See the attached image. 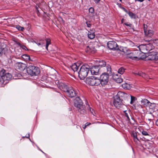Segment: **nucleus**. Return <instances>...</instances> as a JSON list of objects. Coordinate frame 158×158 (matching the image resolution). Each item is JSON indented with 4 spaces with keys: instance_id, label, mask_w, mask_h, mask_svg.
<instances>
[{
    "instance_id": "nucleus-21",
    "label": "nucleus",
    "mask_w": 158,
    "mask_h": 158,
    "mask_svg": "<svg viewBox=\"0 0 158 158\" xmlns=\"http://www.w3.org/2000/svg\"><path fill=\"white\" fill-rule=\"evenodd\" d=\"M144 32L146 36L150 37L152 36L154 34V32L152 30H148V31H146L145 27H144Z\"/></svg>"
},
{
    "instance_id": "nucleus-59",
    "label": "nucleus",
    "mask_w": 158,
    "mask_h": 158,
    "mask_svg": "<svg viewBox=\"0 0 158 158\" xmlns=\"http://www.w3.org/2000/svg\"><path fill=\"white\" fill-rule=\"evenodd\" d=\"M119 1H120V2H121L122 0H119Z\"/></svg>"
},
{
    "instance_id": "nucleus-43",
    "label": "nucleus",
    "mask_w": 158,
    "mask_h": 158,
    "mask_svg": "<svg viewBox=\"0 0 158 158\" xmlns=\"http://www.w3.org/2000/svg\"><path fill=\"white\" fill-rule=\"evenodd\" d=\"M89 10L90 13H94V8L92 7L90 8Z\"/></svg>"
},
{
    "instance_id": "nucleus-27",
    "label": "nucleus",
    "mask_w": 158,
    "mask_h": 158,
    "mask_svg": "<svg viewBox=\"0 0 158 158\" xmlns=\"http://www.w3.org/2000/svg\"><path fill=\"white\" fill-rule=\"evenodd\" d=\"M106 65V62L103 60L99 61L98 63V66L99 67H103L105 66Z\"/></svg>"
},
{
    "instance_id": "nucleus-12",
    "label": "nucleus",
    "mask_w": 158,
    "mask_h": 158,
    "mask_svg": "<svg viewBox=\"0 0 158 158\" xmlns=\"http://www.w3.org/2000/svg\"><path fill=\"white\" fill-rule=\"evenodd\" d=\"M135 51H137V55H138V57L139 58V59H146L147 60V59L148 58L147 53L143 52H141V50H135Z\"/></svg>"
},
{
    "instance_id": "nucleus-51",
    "label": "nucleus",
    "mask_w": 158,
    "mask_h": 158,
    "mask_svg": "<svg viewBox=\"0 0 158 158\" xmlns=\"http://www.w3.org/2000/svg\"><path fill=\"white\" fill-rule=\"evenodd\" d=\"M2 50H0V56H2Z\"/></svg>"
},
{
    "instance_id": "nucleus-49",
    "label": "nucleus",
    "mask_w": 158,
    "mask_h": 158,
    "mask_svg": "<svg viewBox=\"0 0 158 158\" xmlns=\"http://www.w3.org/2000/svg\"><path fill=\"white\" fill-rule=\"evenodd\" d=\"M91 124V123H85V126H88L89 125H90Z\"/></svg>"
},
{
    "instance_id": "nucleus-47",
    "label": "nucleus",
    "mask_w": 158,
    "mask_h": 158,
    "mask_svg": "<svg viewBox=\"0 0 158 158\" xmlns=\"http://www.w3.org/2000/svg\"><path fill=\"white\" fill-rule=\"evenodd\" d=\"M122 8L125 12L127 13H128V11L127 10V9H126L125 8L122 7Z\"/></svg>"
},
{
    "instance_id": "nucleus-8",
    "label": "nucleus",
    "mask_w": 158,
    "mask_h": 158,
    "mask_svg": "<svg viewBox=\"0 0 158 158\" xmlns=\"http://www.w3.org/2000/svg\"><path fill=\"white\" fill-rule=\"evenodd\" d=\"M123 100L115 96L114 101V105L117 108H119L123 104Z\"/></svg>"
},
{
    "instance_id": "nucleus-53",
    "label": "nucleus",
    "mask_w": 158,
    "mask_h": 158,
    "mask_svg": "<svg viewBox=\"0 0 158 158\" xmlns=\"http://www.w3.org/2000/svg\"><path fill=\"white\" fill-rule=\"evenodd\" d=\"M151 39L150 38L149 39H148V40H145L146 41H149L150 40H151Z\"/></svg>"
},
{
    "instance_id": "nucleus-14",
    "label": "nucleus",
    "mask_w": 158,
    "mask_h": 158,
    "mask_svg": "<svg viewBox=\"0 0 158 158\" xmlns=\"http://www.w3.org/2000/svg\"><path fill=\"white\" fill-rule=\"evenodd\" d=\"M133 73L135 75H138L142 77L145 79H149V77L148 75L145 73L142 72L141 71H136L133 72Z\"/></svg>"
},
{
    "instance_id": "nucleus-60",
    "label": "nucleus",
    "mask_w": 158,
    "mask_h": 158,
    "mask_svg": "<svg viewBox=\"0 0 158 158\" xmlns=\"http://www.w3.org/2000/svg\"><path fill=\"white\" fill-rule=\"evenodd\" d=\"M10 52L11 51V50H8Z\"/></svg>"
},
{
    "instance_id": "nucleus-37",
    "label": "nucleus",
    "mask_w": 158,
    "mask_h": 158,
    "mask_svg": "<svg viewBox=\"0 0 158 158\" xmlns=\"http://www.w3.org/2000/svg\"><path fill=\"white\" fill-rule=\"evenodd\" d=\"M15 52V53L16 56H18L21 55V52H19V50H14Z\"/></svg>"
},
{
    "instance_id": "nucleus-36",
    "label": "nucleus",
    "mask_w": 158,
    "mask_h": 158,
    "mask_svg": "<svg viewBox=\"0 0 158 158\" xmlns=\"http://www.w3.org/2000/svg\"><path fill=\"white\" fill-rule=\"evenodd\" d=\"M96 50H86V52L90 54H93L95 53L96 52Z\"/></svg>"
},
{
    "instance_id": "nucleus-16",
    "label": "nucleus",
    "mask_w": 158,
    "mask_h": 158,
    "mask_svg": "<svg viewBox=\"0 0 158 158\" xmlns=\"http://www.w3.org/2000/svg\"><path fill=\"white\" fill-rule=\"evenodd\" d=\"M5 71L2 74L3 77V78L4 79L6 82L5 84L7 82L6 81L10 80L12 77V75L9 73H6Z\"/></svg>"
},
{
    "instance_id": "nucleus-30",
    "label": "nucleus",
    "mask_w": 158,
    "mask_h": 158,
    "mask_svg": "<svg viewBox=\"0 0 158 158\" xmlns=\"http://www.w3.org/2000/svg\"><path fill=\"white\" fill-rule=\"evenodd\" d=\"M45 41V42H46V49H48V45L49 44H51V40L50 39L47 38Z\"/></svg>"
},
{
    "instance_id": "nucleus-1",
    "label": "nucleus",
    "mask_w": 158,
    "mask_h": 158,
    "mask_svg": "<svg viewBox=\"0 0 158 158\" xmlns=\"http://www.w3.org/2000/svg\"><path fill=\"white\" fill-rule=\"evenodd\" d=\"M89 69V66L87 64H85L81 67L79 71L77 73L80 79H84L87 76Z\"/></svg>"
},
{
    "instance_id": "nucleus-20",
    "label": "nucleus",
    "mask_w": 158,
    "mask_h": 158,
    "mask_svg": "<svg viewBox=\"0 0 158 158\" xmlns=\"http://www.w3.org/2000/svg\"><path fill=\"white\" fill-rule=\"evenodd\" d=\"M79 66L78 63H74L70 66L72 70L74 72H77Z\"/></svg>"
},
{
    "instance_id": "nucleus-58",
    "label": "nucleus",
    "mask_w": 158,
    "mask_h": 158,
    "mask_svg": "<svg viewBox=\"0 0 158 158\" xmlns=\"http://www.w3.org/2000/svg\"><path fill=\"white\" fill-rule=\"evenodd\" d=\"M29 137V135L28 137H27V138H28Z\"/></svg>"
},
{
    "instance_id": "nucleus-40",
    "label": "nucleus",
    "mask_w": 158,
    "mask_h": 158,
    "mask_svg": "<svg viewBox=\"0 0 158 158\" xmlns=\"http://www.w3.org/2000/svg\"><path fill=\"white\" fill-rule=\"evenodd\" d=\"M123 81V79L121 77H119L116 80V82L118 83H120L122 82Z\"/></svg>"
},
{
    "instance_id": "nucleus-4",
    "label": "nucleus",
    "mask_w": 158,
    "mask_h": 158,
    "mask_svg": "<svg viewBox=\"0 0 158 158\" xmlns=\"http://www.w3.org/2000/svg\"><path fill=\"white\" fill-rule=\"evenodd\" d=\"M27 73L29 75L31 76H36L40 73L39 69L33 65H30L27 68Z\"/></svg>"
},
{
    "instance_id": "nucleus-19",
    "label": "nucleus",
    "mask_w": 158,
    "mask_h": 158,
    "mask_svg": "<svg viewBox=\"0 0 158 158\" xmlns=\"http://www.w3.org/2000/svg\"><path fill=\"white\" fill-rule=\"evenodd\" d=\"M5 71V70L4 69L2 70L0 72V86H2L3 85V84H4V83H5V81L3 78V77L2 75L4 72Z\"/></svg>"
},
{
    "instance_id": "nucleus-35",
    "label": "nucleus",
    "mask_w": 158,
    "mask_h": 158,
    "mask_svg": "<svg viewBox=\"0 0 158 158\" xmlns=\"http://www.w3.org/2000/svg\"><path fill=\"white\" fill-rule=\"evenodd\" d=\"M88 106L89 107V109L88 110L90 111L91 113L92 114L94 115H95V112L94 111V110H93V109L92 108L89 107V106Z\"/></svg>"
},
{
    "instance_id": "nucleus-54",
    "label": "nucleus",
    "mask_w": 158,
    "mask_h": 158,
    "mask_svg": "<svg viewBox=\"0 0 158 158\" xmlns=\"http://www.w3.org/2000/svg\"><path fill=\"white\" fill-rule=\"evenodd\" d=\"M156 125L158 126V120H157L156 122Z\"/></svg>"
},
{
    "instance_id": "nucleus-13",
    "label": "nucleus",
    "mask_w": 158,
    "mask_h": 158,
    "mask_svg": "<svg viewBox=\"0 0 158 158\" xmlns=\"http://www.w3.org/2000/svg\"><path fill=\"white\" fill-rule=\"evenodd\" d=\"M137 52H135L127 53L125 55L127 56V57L128 58H130L133 60H139L138 57L137 55L135 54Z\"/></svg>"
},
{
    "instance_id": "nucleus-10",
    "label": "nucleus",
    "mask_w": 158,
    "mask_h": 158,
    "mask_svg": "<svg viewBox=\"0 0 158 158\" xmlns=\"http://www.w3.org/2000/svg\"><path fill=\"white\" fill-rule=\"evenodd\" d=\"M16 68L20 72H23L25 70L27 67L26 64L21 62L16 63L15 64Z\"/></svg>"
},
{
    "instance_id": "nucleus-46",
    "label": "nucleus",
    "mask_w": 158,
    "mask_h": 158,
    "mask_svg": "<svg viewBox=\"0 0 158 158\" xmlns=\"http://www.w3.org/2000/svg\"><path fill=\"white\" fill-rule=\"evenodd\" d=\"M124 24L127 26H129L130 27H131V24L129 23L128 24L127 23H124Z\"/></svg>"
},
{
    "instance_id": "nucleus-18",
    "label": "nucleus",
    "mask_w": 158,
    "mask_h": 158,
    "mask_svg": "<svg viewBox=\"0 0 158 158\" xmlns=\"http://www.w3.org/2000/svg\"><path fill=\"white\" fill-rule=\"evenodd\" d=\"M141 104L145 106H147L148 105H154V103H151L147 99H143L141 101Z\"/></svg>"
},
{
    "instance_id": "nucleus-11",
    "label": "nucleus",
    "mask_w": 158,
    "mask_h": 158,
    "mask_svg": "<svg viewBox=\"0 0 158 158\" xmlns=\"http://www.w3.org/2000/svg\"><path fill=\"white\" fill-rule=\"evenodd\" d=\"M66 92L67 95L70 97L73 98L76 96V92L72 87H69Z\"/></svg>"
},
{
    "instance_id": "nucleus-57",
    "label": "nucleus",
    "mask_w": 158,
    "mask_h": 158,
    "mask_svg": "<svg viewBox=\"0 0 158 158\" xmlns=\"http://www.w3.org/2000/svg\"><path fill=\"white\" fill-rule=\"evenodd\" d=\"M140 46H138V48H139V50H140V48H139V47H140Z\"/></svg>"
},
{
    "instance_id": "nucleus-48",
    "label": "nucleus",
    "mask_w": 158,
    "mask_h": 158,
    "mask_svg": "<svg viewBox=\"0 0 158 158\" xmlns=\"http://www.w3.org/2000/svg\"><path fill=\"white\" fill-rule=\"evenodd\" d=\"M122 51L121 50V52H123L125 55L127 53L126 52H127V50H122Z\"/></svg>"
},
{
    "instance_id": "nucleus-56",
    "label": "nucleus",
    "mask_w": 158,
    "mask_h": 158,
    "mask_svg": "<svg viewBox=\"0 0 158 158\" xmlns=\"http://www.w3.org/2000/svg\"><path fill=\"white\" fill-rule=\"evenodd\" d=\"M124 20V19H122L121 20V22H122V23H123V20Z\"/></svg>"
},
{
    "instance_id": "nucleus-28",
    "label": "nucleus",
    "mask_w": 158,
    "mask_h": 158,
    "mask_svg": "<svg viewBox=\"0 0 158 158\" xmlns=\"http://www.w3.org/2000/svg\"><path fill=\"white\" fill-rule=\"evenodd\" d=\"M88 35L89 38L91 39H94L95 37V35L94 32L91 33L90 32H89Z\"/></svg>"
},
{
    "instance_id": "nucleus-3",
    "label": "nucleus",
    "mask_w": 158,
    "mask_h": 158,
    "mask_svg": "<svg viewBox=\"0 0 158 158\" xmlns=\"http://www.w3.org/2000/svg\"><path fill=\"white\" fill-rule=\"evenodd\" d=\"M85 82L87 84L91 86H98L101 83L99 79L94 76L87 77L85 80Z\"/></svg>"
},
{
    "instance_id": "nucleus-24",
    "label": "nucleus",
    "mask_w": 158,
    "mask_h": 158,
    "mask_svg": "<svg viewBox=\"0 0 158 158\" xmlns=\"http://www.w3.org/2000/svg\"><path fill=\"white\" fill-rule=\"evenodd\" d=\"M14 41L20 47V48H22L23 49H26V48L27 49H28L26 47L21 44L19 42L17 41L16 40H15Z\"/></svg>"
},
{
    "instance_id": "nucleus-50",
    "label": "nucleus",
    "mask_w": 158,
    "mask_h": 158,
    "mask_svg": "<svg viewBox=\"0 0 158 158\" xmlns=\"http://www.w3.org/2000/svg\"><path fill=\"white\" fill-rule=\"evenodd\" d=\"M100 0H94V2L96 3H98L99 2Z\"/></svg>"
},
{
    "instance_id": "nucleus-55",
    "label": "nucleus",
    "mask_w": 158,
    "mask_h": 158,
    "mask_svg": "<svg viewBox=\"0 0 158 158\" xmlns=\"http://www.w3.org/2000/svg\"><path fill=\"white\" fill-rule=\"evenodd\" d=\"M0 49H4V48H2L1 47V46L0 45Z\"/></svg>"
},
{
    "instance_id": "nucleus-45",
    "label": "nucleus",
    "mask_w": 158,
    "mask_h": 158,
    "mask_svg": "<svg viewBox=\"0 0 158 158\" xmlns=\"http://www.w3.org/2000/svg\"><path fill=\"white\" fill-rule=\"evenodd\" d=\"M86 24H87V27H90L91 26V25L90 23V22H86Z\"/></svg>"
},
{
    "instance_id": "nucleus-6",
    "label": "nucleus",
    "mask_w": 158,
    "mask_h": 158,
    "mask_svg": "<svg viewBox=\"0 0 158 158\" xmlns=\"http://www.w3.org/2000/svg\"><path fill=\"white\" fill-rule=\"evenodd\" d=\"M151 50H150L149 52L147 53L148 58L147 59V60H158V52L154 51L150 52Z\"/></svg>"
},
{
    "instance_id": "nucleus-32",
    "label": "nucleus",
    "mask_w": 158,
    "mask_h": 158,
    "mask_svg": "<svg viewBox=\"0 0 158 158\" xmlns=\"http://www.w3.org/2000/svg\"><path fill=\"white\" fill-rule=\"evenodd\" d=\"M107 73V74L109 75L111 72V67L110 65H107L106 67Z\"/></svg>"
},
{
    "instance_id": "nucleus-22",
    "label": "nucleus",
    "mask_w": 158,
    "mask_h": 158,
    "mask_svg": "<svg viewBox=\"0 0 158 158\" xmlns=\"http://www.w3.org/2000/svg\"><path fill=\"white\" fill-rule=\"evenodd\" d=\"M131 136L133 137L134 141L135 143H137L139 140L137 137V133L136 132H132L131 134Z\"/></svg>"
},
{
    "instance_id": "nucleus-42",
    "label": "nucleus",
    "mask_w": 158,
    "mask_h": 158,
    "mask_svg": "<svg viewBox=\"0 0 158 158\" xmlns=\"http://www.w3.org/2000/svg\"><path fill=\"white\" fill-rule=\"evenodd\" d=\"M124 113H125V116H126V117L127 118V119H128V120L130 121V119L129 117V116H128V115L127 114V111H124Z\"/></svg>"
},
{
    "instance_id": "nucleus-52",
    "label": "nucleus",
    "mask_w": 158,
    "mask_h": 158,
    "mask_svg": "<svg viewBox=\"0 0 158 158\" xmlns=\"http://www.w3.org/2000/svg\"><path fill=\"white\" fill-rule=\"evenodd\" d=\"M86 126H85V125H83L82 126V127L84 129H85L86 128Z\"/></svg>"
},
{
    "instance_id": "nucleus-7",
    "label": "nucleus",
    "mask_w": 158,
    "mask_h": 158,
    "mask_svg": "<svg viewBox=\"0 0 158 158\" xmlns=\"http://www.w3.org/2000/svg\"><path fill=\"white\" fill-rule=\"evenodd\" d=\"M107 47L110 49H119L122 48L121 47H118L116 43L114 41H110L107 43Z\"/></svg>"
},
{
    "instance_id": "nucleus-39",
    "label": "nucleus",
    "mask_w": 158,
    "mask_h": 158,
    "mask_svg": "<svg viewBox=\"0 0 158 158\" xmlns=\"http://www.w3.org/2000/svg\"><path fill=\"white\" fill-rule=\"evenodd\" d=\"M119 77L118 74H114L113 76V78L116 82V80Z\"/></svg>"
},
{
    "instance_id": "nucleus-23",
    "label": "nucleus",
    "mask_w": 158,
    "mask_h": 158,
    "mask_svg": "<svg viewBox=\"0 0 158 158\" xmlns=\"http://www.w3.org/2000/svg\"><path fill=\"white\" fill-rule=\"evenodd\" d=\"M45 43V41L44 40H40L39 41H37L35 43L39 46H44V44Z\"/></svg>"
},
{
    "instance_id": "nucleus-34",
    "label": "nucleus",
    "mask_w": 158,
    "mask_h": 158,
    "mask_svg": "<svg viewBox=\"0 0 158 158\" xmlns=\"http://www.w3.org/2000/svg\"><path fill=\"white\" fill-rule=\"evenodd\" d=\"M16 28L19 31H23L24 30L23 27H21L19 25H16Z\"/></svg>"
},
{
    "instance_id": "nucleus-5",
    "label": "nucleus",
    "mask_w": 158,
    "mask_h": 158,
    "mask_svg": "<svg viewBox=\"0 0 158 158\" xmlns=\"http://www.w3.org/2000/svg\"><path fill=\"white\" fill-rule=\"evenodd\" d=\"M109 74L104 73L100 76V82L102 86H105L107 85L109 81Z\"/></svg>"
},
{
    "instance_id": "nucleus-2",
    "label": "nucleus",
    "mask_w": 158,
    "mask_h": 158,
    "mask_svg": "<svg viewBox=\"0 0 158 158\" xmlns=\"http://www.w3.org/2000/svg\"><path fill=\"white\" fill-rule=\"evenodd\" d=\"M74 105L77 108L79 112L81 114H84L86 112L85 106L83 105V103L79 97H76L74 101Z\"/></svg>"
},
{
    "instance_id": "nucleus-15",
    "label": "nucleus",
    "mask_w": 158,
    "mask_h": 158,
    "mask_svg": "<svg viewBox=\"0 0 158 158\" xmlns=\"http://www.w3.org/2000/svg\"><path fill=\"white\" fill-rule=\"evenodd\" d=\"M57 86L60 89L65 92H66L68 89L66 85L62 82H60L57 84Z\"/></svg>"
},
{
    "instance_id": "nucleus-61",
    "label": "nucleus",
    "mask_w": 158,
    "mask_h": 158,
    "mask_svg": "<svg viewBox=\"0 0 158 158\" xmlns=\"http://www.w3.org/2000/svg\"><path fill=\"white\" fill-rule=\"evenodd\" d=\"M150 114H152V113H150Z\"/></svg>"
},
{
    "instance_id": "nucleus-17",
    "label": "nucleus",
    "mask_w": 158,
    "mask_h": 158,
    "mask_svg": "<svg viewBox=\"0 0 158 158\" xmlns=\"http://www.w3.org/2000/svg\"><path fill=\"white\" fill-rule=\"evenodd\" d=\"M92 74L98 75L99 73V68L98 67L94 66L90 69Z\"/></svg>"
},
{
    "instance_id": "nucleus-9",
    "label": "nucleus",
    "mask_w": 158,
    "mask_h": 158,
    "mask_svg": "<svg viewBox=\"0 0 158 158\" xmlns=\"http://www.w3.org/2000/svg\"><path fill=\"white\" fill-rule=\"evenodd\" d=\"M117 97H118L123 101V99H126L127 98L129 99L130 98V94H127L126 93L119 92L117 95L116 96Z\"/></svg>"
},
{
    "instance_id": "nucleus-31",
    "label": "nucleus",
    "mask_w": 158,
    "mask_h": 158,
    "mask_svg": "<svg viewBox=\"0 0 158 158\" xmlns=\"http://www.w3.org/2000/svg\"><path fill=\"white\" fill-rule=\"evenodd\" d=\"M107 73V74L109 75L111 72V67L110 65H107L106 67Z\"/></svg>"
},
{
    "instance_id": "nucleus-29",
    "label": "nucleus",
    "mask_w": 158,
    "mask_h": 158,
    "mask_svg": "<svg viewBox=\"0 0 158 158\" xmlns=\"http://www.w3.org/2000/svg\"><path fill=\"white\" fill-rule=\"evenodd\" d=\"M130 98H131V101L130 103L132 104L134 102L137 100L136 98L134 96H132L130 95Z\"/></svg>"
},
{
    "instance_id": "nucleus-41",
    "label": "nucleus",
    "mask_w": 158,
    "mask_h": 158,
    "mask_svg": "<svg viewBox=\"0 0 158 158\" xmlns=\"http://www.w3.org/2000/svg\"><path fill=\"white\" fill-rule=\"evenodd\" d=\"M142 135H149L148 132L144 130H143L142 131Z\"/></svg>"
},
{
    "instance_id": "nucleus-38",
    "label": "nucleus",
    "mask_w": 158,
    "mask_h": 158,
    "mask_svg": "<svg viewBox=\"0 0 158 158\" xmlns=\"http://www.w3.org/2000/svg\"><path fill=\"white\" fill-rule=\"evenodd\" d=\"M127 14L131 18H134L135 17V15L132 12H128Z\"/></svg>"
},
{
    "instance_id": "nucleus-44",
    "label": "nucleus",
    "mask_w": 158,
    "mask_h": 158,
    "mask_svg": "<svg viewBox=\"0 0 158 158\" xmlns=\"http://www.w3.org/2000/svg\"><path fill=\"white\" fill-rule=\"evenodd\" d=\"M155 104L154 103V105H148V106L149 108L150 109H152L155 106Z\"/></svg>"
},
{
    "instance_id": "nucleus-33",
    "label": "nucleus",
    "mask_w": 158,
    "mask_h": 158,
    "mask_svg": "<svg viewBox=\"0 0 158 158\" xmlns=\"http://www.w3.org/2000/svg\"><path fill=\"white\" fill-rule=\"evenodd\" d=\"M125 69L123 67H121L118 69V72L119 73L122 74L124 73Z\"/></svg>"
},
{
    "instance_id": "nucleus-25",
    "label": "nucleus",
    "mask_w": 158,
    "mask_h": 158,
    "mask_svg": "<svg viewBox=\"0 0 158 158\" xmlns=\"http://www.w3.org/2000/svg\"><path fill=\"white\" fill-rule=\"evenodd\" d=\"M122 87L125 89H129L131 88V86L129 84L127 83H125L122 85Z\"/></svg>"
},
{
    "instance_id": "nucleus-26",
    "label": "nucleus",
    "mask_w": 158,
    "mask_h": 158,
    "mask_svg": "<svg viewBox=\"0 0 158 158\" xmlns=\"http://www.w3.org/2000/svg\"><path fill=\"white\" fill-rule=\"evenodd\" d=\"M23 59L26 61H28L30 60V57L29 55L27 54H24L21 55Z\"/></svg>"
}]
</instances>
